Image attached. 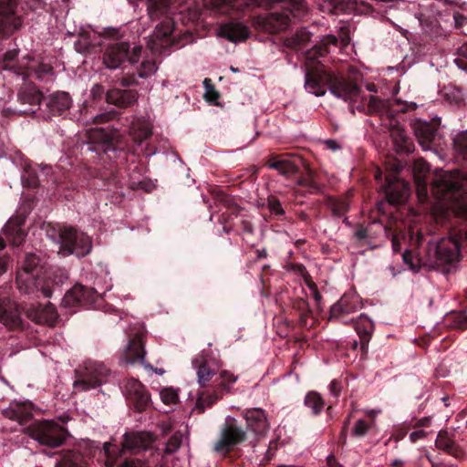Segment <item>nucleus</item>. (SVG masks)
<instances>
[{
    "instance_id": "obj_1",
    "label": "nucleus",
    "mask_w": 467,
    "mask_h": 467,
    "mask_svg": "<svg viewBox=\"0 0 467 467\" xmlns=\"http://www.w3.org/2000/svg\"><path fill=\"white\" fill-rule=\"evenodd\" d=\"M88 140L90 150L114 164L97 172L96 178L102 182L100 186L118 187L120 182L119 168L126 164L130 152L128 139L117 129L97 128L88 131Z\"/></svg>"
},
{
    "instance_id": "obj_2",
    "label": "nucleus",
    "mask_w": 467,
    "mask_h": 467,
    "mask_svg": "<svg viewBox=\"0 0 467 467\" xmlns=\"http://www.w3.org/2000/svg\"><path fill=\"white\" fill-rule=\"evenodd\" d=\"M305 88L317 97L324 96L328 88L335 97L349 102L357 101L361 93L356 78L336 73L321 63L306 70Z\"/></svg>"
},
{
    "instance_id": "obj_3",
    "label": "nucleus",
    "mask_w": 467,
    "mask_h": 467,
    "mask_svg": "<svg viewBox=\"0 0 467 467\" xmlns=\"http://www.w3.org/2000/svg\"><path fill=\"white\" fill-rule=\"evenodd\" d=\"M27 319L39 325L56 326L58 314L51 303L42 306L40 304H19L7 297L0 299V323L9 331H22L27 327Z\"/></svg>"
},
{
    "instance_id": "obj_4",
    "label": "nucleus",
    "mask_w": 467,
    "mask_h": 467,
    "mask_svg": "<svg viewBox=\"0 0 467 467\" xmlns=\"http://www.w3.org/2000/svg\"><path fill=\"white\" fill-rule=\"evenodd\" d=\"M277 2L284 4V10L282 13H274L273 16L282 26H287L292 18L300 19L307 13L305 0H203L205 7L223 15L234 10L243 12L254 6L271 8L272 4Z\"/></svg>"
},
{
    "instance_id": "obj_5",
    "label": "nucleus",
    "mask_w": 467,
    "mask_h": 467,
    "mask_svg": "<svg viewBox=\"0 0 467 467\" xmlns=\"http://www.w3.org/2000/svg\"><path fill=\"white\" fill-rule=\"evenodd\" d=\"M171 7L170 0H148V14L152 20L164 16V19L156 26L153 34L148 41V47L152 54H164L166 50L176 45L174 36V21L168 16Z\"/></svg>"
},
{
    "instance_id": "obj_6",
    "label": "nucleus",
    "mask_w": 467,
    "mask_h": 467,
    "mask_svg": "<svg viewBox=\"0 0 467 467\" xmlns=\"http://www.w3.org/2000/svg\"><path fill=\"white\" fill-rule=\"evenodd\" d=\"M44 230L47 236L58 244V253L63 256L76 254L78 257H84L92 249L90 237L72 226L47 223Z\"/></svg>"
},
{
    "instance_id": "obj_7",
    "label": "nucleus",
    "mask_w": 467,
    "mask_h": 467,
    "mask_svg": "<svg viewBox=\"0 0 467 467\" xmlns=\"http://www.w3.org/2000/svg\"><path fill=\"white\" fill-rule=\"evenodd\" d=\"M23 432L40 445L52 449L62 446L70 436L65 427L51 420H35Z\"/></svg>"
},
{
    "instance_id": "obj_8",
    "label": "nucleus",
    "mask_w": 467,
    "mask_h": 467,
    "mask_svg": "<svg viewBox=\"0 0 467 467\" xmlns=\"http://www.w3.org/2000/svg\"><path fill=\"white\" fill-rule=\"evenodd\" d=\"M142 50L141 46L131 48L127 41H112L102 50L103 64L109 69L119 68L125 62L135 64L140 60Z\"/></svg>"
},
{
    "instance_id": "obj_9",
    "label": "nucleus",
    "mask_w": 467,
    "mask_h": 467,
    "mask_svg": "<svg viewBox=\"0 0 467 467\" xmlns=\"http://www.w3.org/2000/svg\"><path fill=\"white\" fill-rule=\"evenodd\" d=\"M20 265L16 272L17 289L21 294H34L41 274V259L33 253H26L21 259Z\"/></svg>"
},
{
    "instance_id": "obj_10",
    "label": "nucleus",
    "mask_w": 467,
    "mask_h": 467,
    "mask_svg": "<svg viewBox=\"0 0 467 467\" xmlns=\"http://www.w3.org/2000/svg\"><path fill=\"white\" fill-rule=\"evenodd\" d=\"M77 379L74 388L78 390H88L106 381L109 369L101 362L87 360L75 370Z\"/></svg>"
},
{
    "instance_id": "obj_11",
    "label": "nucleus",
    "mask_w": 467,
    "mask_h": 467,
    "mask_svg": "<svg viewBox=\"0 0 467 467\" xmlns=\"http://www.w3.org/2000/svg\"><path fill=\"white\" fill-rule=\"evenodd\" d=\"M237 379L234 374L227 370H223L215 378L212 389L203 390L199 393L194 410L198 413H203L207 408H211L214 403L221 400L224 393L230 391V385Z\"/></svg>"
},
{
    "instance_id": "obj_12",
    "label": "nucleus",
    "mask_w": 467,
    "mask_h": 467,
    "mask_svg": "<svg viewBox=\"0 0 467 467\" xmlns=\"http://www.w3.org/2000/svg\"><path fill=\"white\" fill-rule=\"evenodd\" d=\"M247 439L246 431L237 424L235 419H227L222 426L219 439L213 444V451L228 455Z\"/></svg>"
},
{
    "instance_id": "obj_13",
    "label": "nucleus",
    "mask_w": 467,
    "mask_h": 467,
    "mask_svg": "<svg viewBox=\"0 0 467 467\" xmlns=\"http://www.w3.org/2000/svg\"><path fill=\"white\" fill-rule=\"evenodd\" d=\"M368 115L376 114L383 120L386 116H393L394 113H404L407 108L399 101H390L389 99H380L376 96L362 97L361 101L352 109Z\"/></svg>"
},
{
    "instance_id": "obj_14",
    "label": "nucleus",
    "mask_w": 467,
    "mask_h": 467,
    "mask_svg": "<svg viewBox=\"0 0 467 467\" xmlns=\"http://www.w3.org/2000/svg\"><path fill=\"white\" fill-rule=\"evenodd\" d=\"M467 191V173L457 172V176H444L432 185V193L437 199L448 200L455 193Z\"/></svg>"
},
{
    "instance_id": "obj_15",
    "label": "nucleus",
    "mask_w": 467,
    "mask_h": 467,
    "mask_svg": "<svg viewBox=\"0 0 467 467\" xmlns=\"http://www.w3.org/2000/svg\"><path fill=\"white\" fill-rule=\"evenodd\" d=\"M99 298V294L93 287L76 284L67 291L62 299L64 307L93 306Z\"/></svg>"
},
{
    "instance_id": "obj_16",
    "label": "nucleus",
    "mask_w": 467,
    "mask_h": 467,
    "mask_svg": "<svg viewBox=\"0 0 467 467\" xmlns=\"http://www.w3.org/2000/svg\"><path fill=\"white\" fill-rule=\"evenodd\" d=\"M124 392L129 404L138 412L145 411L150 405V397L146 387L138 379L126 381Z\"/></svg>"
},
{
    "instance_id": "obj_17",
    "label": "nucleus",
    "mask_w": 467,
    "mask_h": 467,
    "mask_svg": "<svg viewBox=\"0 0 467 467\" xmlns=\"http://www.w3.org/2000/svg\"><path fill=\"white\" fill-rule=\"evenodd\" d=\"M265 165L271 169L277 171L278 173L287 179L296 175H299L300 169L305 165L302 158H289L285 155H271Z\"/></svg>"
},
{
    "instance_id": "obj_18",
    "label": "nucleus",
    "mask_w": 467,
    "mask_h": 467,
    "mask_svg": "<svg viewBox=\"0 0 467 467\" xmlns=\"http://www.w3.org/2000/svg\"><path fill=\"white\" fill-rule=\"evenodd\" d=\"M397 114L398 113H394L393 116H386L382 121H385L384 125L389 129L396 150L400 153H410L413 151L414 144L397 119Z\"/></svg>"
},
{
    "instance_id": "obj_19",
    "label": "nucleus",
    "mask_w": 467,
    "mask_h": 467,
    "mask_svg": "<svg viewBox=\"0 0 467 467\" xmlns=\"http://www.w3.org/2000/svg\"><path fill=\"white\" fill-rule=\"evenodd\" d=\"M26 63L20 64L17 70V75L22 76L24 80L32 77L38 80H44L47 77L54 74V68L49 63L36 59L29 55H26Z\"/></svg>"
},
{
    "instance_id": "obj_20",
    "label": "nucleus",
    "mask_w": 467,
    "mask_h": 467,
    "mask_svg": "<svg viewBox=\"0 0 467 467\" xmlns=\"http://www.w3.org/2000/svg\"><path fill=\"white\" fill-rule=\"evenodd\" d=\"M68 278L65 268H55L47 273L43 278L37 280L35 292H41L45 297H51L54 291L60 287Z\"/></svg>"
},
{
    "instance_id": "obj_21",
    "label": "nucleus",
    "mask_w": 467,
    "mask_h": 467,
    "mask_svg": "<svg viewBox=\"0 0 467 467\" xmlns=\"http://www.w3.org/2000/svg\"><path fill=\"white\" fill-rule=\"evenodd\" d=\"M441 124V119L438 118L431 121L416 119L411 123L413 132L419 143L425 149L430 148L431 144L435 139L438 128Z\"/></svg>"
},
{
    "instance_id": "obj_22",
    "label": "nucleus",
    "mask_w": 467,
    "mask_h": 467,
    "mask_svg": "<svg viewBox=\"0 0 467 467\" xmlns=\"http://www.w3.org/2000/svg\"><path fill=\"white\" fill-rule=\"evenodd\" d=\"M154 441V437L146 431H131L123 435L122 450L120 454L125 451L138 453L150 449Z\"/></svg>"
},
{
    "instance_id": "obj_23",
    "label": "nucleus",
    "mask_w": 467,
    "mask_h": 467,
    "mask_svg": "<svg viewBox=\"0 0 467 467\" xmlns=\"http://www.w3.org/2000/svg\"><path fill=\"white\" fill-rule=\"evenodd\" d=\"M460 243L454 238L441 240L435 248L436 263L440 265H451L461 257Z\"/></svg>"
},
{
    "instance_id": "obj_24",
    "label": "nucleus",
    "mask_w": 467,
    "mask_h": 467,
    "mask_svg": "<svg viewBox=\"0 0 467 467\" xmlns=\"http://www.w3.org/2000/svg\"><path fill=\"white\" fill-rule=\"evenodd\" d=\"M26 214H16L11 217L3 228V233L13 246H20L26 240L27 233L24 229Z\"/></svg>"
},
{
    "instance_id": "obj_25",
    "label": "nucleus",
    "mask_w": 467,
    "mask_h": 467,
    "mask_svg": "<svg viewBox=\"0 0 467 467\" xmlns=\"http://www.w3.org/2000/svg\"><path fill=\"white\" fill-rule=\"evenodd\" d=\"M386 198L391 204H400L405 202L410 192L409 183L400 181L395 175H389L383 185Z\"/></svg>"
},
{
    "instance_id": "obj_26",
    "label": "nucleus",
    "mask_w": 467,
    "mask_h": 467,
    "mask_svg": "<svg viewBox=\"0 0 467 467\" xmlns=\"http://www.w3.org/2000/svg\"><path fill=\"white\" fill-rule=\"evenodd\" d=\"M48 118L64 116L72 105V99L66 91H57L44 99Z\"/></svg>"
},
{
    "instance_id": "obj_27",
    "label": "nucleus",
    "mask_w": 467,
    "mask_h": 467,
    "mask_svg": "<svg viewBox=\"0 0 467 467\" xmlns=\"http://www.w3.org/2000/svg\"><path fill=\"white\" fill-rule=\"evenodd\" d=\"M34 405L30 401H13L9 407L2 410V415L11 420L24 425L33 418Z\"/></svg>"
},
{
    "instance_id": "obj_28",
    "label": "nucleus",
    "mask_w": 467,
    "mask_h": 467,
    "mask_svg": "<svg viewBox=\"0 0 467 467\" xmlns=\"http://www.w3.org/2000/svg\"><path fill=\"white\" fill-rule=\"evenodd\" d=\"M144 337L145 335L142 332H138L130 337L123 354L127 363H144L146 354Z\"/></svg>"
},
{
    "instance_id": "obj_29",
    "label": "nucleus",
    "mask_w": 467,
    "mask_h": 467,
    "mask_svg": "<svg viewBox=\"0 0 467 467\" xmlns=\"http://www.w3.org/2000/svg\"><path fill=\"white\" fill-rule=\"evenodd\" d=\"M247 429L256 435H265L269 429L265 411L259 408L246 409L243 411Z\"/></svg>"
},
{
    "instance_id": "obj_30",
    "label": "nucleus",
    "mask_w": 467,
    "mask_h": 467,
    "mask_svg": "<svg viewBox=\"0 0 467 467\" xmlns=\"http://www.w3.org/2000/svg\"><path fill=\"white\" fill-rule=\"evenodd\" d=\"M138 91L129 88H110L106 93V101L120 109L134 105L138 100Z\"/></svg>"
},
{
    "instance_id": "obj_31",
    "label": "nucleus",
    "mask_w": 467,
    "mask_h": 467,
    "mask_svg": "<svg viewBox=\"0 0 467 467\" xmlns=\"http://www.w3.org/2000/svg\"><path fill=\"white\" fill-rule=\"evenodd\" d=\"M219 36L233 43L242 42L250 36V29L241 22H228L221 25Z\"/></svg>"
},
{
    "instance_id": "obj_32",
    "label": "nucleus",
    "mask_w": 467,
    "mask_h": 467,
    "mask_svg": "<svg viewBox=\"0 0 467 467\" xmlns=\"http://www.w3.org/2000/svg\"><path fill=\"white\" fill-rule=\"evenodd\" d=\"M360 307L358 296L355 294H345L331 306L330 317L338 318L356 312Z\"/></svg>"
},
{
    "instance_id": "obj_33",
    "label": "nucleus",
    "mask_w": 467,
    "mask_h": 467,
    "mask_svg": "<svg viewBox=\"0 0 467 467\" xmlns=\"http://www.w3.org/2000/svg\"><path fill=\"white\" fill-rule=\"evenodd\" d=\"M435 445L439 450L455 457L462 459L464 456L463 450L455 442L454 434L450 433L447 430H441L437 435Z\"/></svg>"
},
{
    "instance_id": "obj_34",
    "label": "nucleus",
    "mask_w": 467,
    "mask_h": 467,
    "mask_svg": "<svg viewBox=\"0 0 467 467\" xmlns=\"http://www.w3.org/2000/svg\"><path fill=\"white\" fill-rule=\"evenodd\" d=\"M290 308L298 316V326L302 328H308L312 325L308 324L312 317V310L306 299L302 297H294L290 299Z\"/></svg>"
},
{
    "instance_id": "obj_35",
    "label": "nucleus",
    "mask_w": 467,
    "mask_h": 467,
    "mask_svg": "<svg viewBox=\"0 0 467 467\" xmlns=\"http://www.w3.org/2000/svg\"><path fill=\"white\" fill-rule=\"evenodd\" d=\"M355 329L360 339L361 351L366 353L374 330V323L368 317L361 315L355 323Z\"/></svg>"
},
{
    "instance_id": "obj_36",
    "label": "nucleus",
    "mask_w": 467,
    "mask_h": 467,
    "mask_svg": "<svg viewBox=\"0 0 467 467\" xmlns=\"http://www.w3.org/2000/svg\"><path fill=\"white\" fill-rule=\"evenodd\" d=\"M57 467H87V458L77 450L62 451Z\"/></svg>"
},
{
    "instance_id": "obj_37",
    "label": "nucleus",
    "mask_w": 467,
    "mask_h": 467,
    "mask_svg": "<svg viewBox=\"0 0 467 467\" xmlns=\"http://www.w3.org/2000/svg\"><path fill=\"white\" fill-rule=\"evenodd\" d=\"M17 97L21 104H28L31 107L39 106L45 99L39 88L31 84L22 88Z\"/></svg>"
},
{
    "instance_id": "obj_38",
    "label": "nucleus",
    "mask_w": 467,
    "mask_h": 467,
    "mask_svg": "<svg viewBox=\"0 0 467 467\" xmlns=\"http://www.w3.org/2000/svg\"><path fill=\"white\" fill-rule=\"evenodd\" d=\"M306 173L303 175L301 172L297 176L296 184L306 189V192L310 194H314L322 191V185L316 180V172L312 170L308 164L305 162Z\"/></svg>"
},
{
    "instance_id": "obj_39",
    "label": "nucleus",
    "mask_w": 467,
    "mask_h": 467,
    "mask_svg": "<svg viewBox=\"0 0 467 467\" xmlns=\"http://www.w3.org/2000/svg\"><path fill=\"white\" fill-rule=\"evenodd\" d=\"M129 134L134 142L140 145L151 136L152 131L150 125L147 121L137 119L131 122Z\"/></svg>"
},
{
    "instance_id": "obj_40",
    "label": "nucleus",
    "mask_w": 467,
    "mask_h": 467,
    "mask_svg": "<svg viewBox=\"0 0 467 467\" xmlns=\"http://www.w3.org/2000/svg\"><path fill=\"white\" fill-rule=\"evenodd\" d=\"M192 367L197 369L198 381L204 388L207 383L215 375L213 368H210L207 360L203 356H197L192 359Z\"/></svg>"
},
{
    "instance_id": "obj_41",
    "label": "nucleus",
    "mask_w": 467,
    "mask_h": 467,
    "mask_svg": "<svg viewBox=\"0 0 467 467\" xmlns=\"http://www.w3.org/2000/svg\"><path fill=\"white\" fill-rule=\"evenodd\" d=\"M442 326L450 329H467V314L465 311H451L445 315Z\"/></svg>"
},
{
    "instance_id": "obj_42",
    "label": "nucleus",
    "mask_w": 467,
    "mask_h": 467,
    "mask_svg": "<svg viewBox=\"0 0 467 467\" xmlns=\"http://www.w3.org/2000/svg\"><path fill=\"white\" fill-rule=\"evenodd\" d=\"M325 205L331 211L332 215L336 218L345 216L349 210V204L347 199L340 197L328 196L326 199Z\"/></svg>"
},
{
    "instance_id": "obj_43",
    "label": "nucleus",
    "mask_w": 467,
    "mask_h": 467,
    "mask_svg": "<svg viewBox=\"0 0 467 467\" xmlns=\"http://www.w3.org/2000/svg\"><path fill=\"white\" fill-rule=\"evenodd\" d=\"M17 0H0V25L11 26L15 20Z\"/></svg>"
},
{
    "instance_id": "obj_44",
    "label": "nucleus",
    "mask_w": 467,
    "mask_h": 467,
    "mask_svg": "<svg viewBox=\"0 0 467 467\" xmlns=\"http://www.w3.org/2000/svg\"><path fill=\"white\" fill-rule=\"evenodd\" d=\"M18 56V50L13 49L8 50L4 54L3 60L1 62V67L4 70H12L15 74L17 75L18 67L22 63H26V56L22 58L21 61H16V57Z\"/></svg>"
},
{
    "instance_id": "obj_45",
    "label": "nucleus",
    "mask_w": 467,
    "mask_h": 467,
    "mask_svg": "<svg viewBox=\"0 0 467 467\" xmlns=\"http://www.w3.org/2000/svg\"><path fill=\"white\" fill-rule=\"evenodd\" d=\"M305 405L312 410V413L317 416L325 407V401L321 395L317 391H309L305 397Z\"/></svg>"
},
{
    "instance_id": "obj_46",
    "label": "nucleus",
    "mask_w": 467,
    "mask_h": 467,
    "mask_svg": "<svg viewBox=\"0 0 467 467\" xmlns=\"http://www.w3.org/2000/svg\"><path fill=\"white\" fill-rule=\"evenodd\" d=\"M453 147L457 154L467 161V130L462 131L454 137Z\"/></svg>"
},
{
    "instance_id": "obj_47",
    "label": "nucleus",
    "mask_w": 467,
    "mask_h": 467,
    "mask_svg": "<svg viewBox=\"0 0 467 467\" xmlns=\"http://www.w3.org/2000/svg\"><path fill=\"white\" fill-rule=\"evenodd\" d=\"M215 201L229 210L232 214H237L240 211V207L234 202L233 197L223 192L216 193Z\"/></svg>"
},
{
    "instance_id": "obj_48",
    "label": "nucleus",
    "mask_w": 467,
    "mask_h": 467,
    "mask_svg": "<svg viewBox=\"0 0 467 467\" xmlns=\"http://www.w3.org/2000/svg\"><path fill=\"white\" fill-rule=\"evenodd\" d=\"M203 86L205 88L204 99L205 100L213 105H218V99H220V93L215 89V87L211 78H204Z\"/></svg>"
},
{
    "instance_id": "obj_49",
    "label": "nucleus",
    "mask_w": 467,
    "mask_h": 467,
    "mask_svg": "<svg viewBox=\"0 0 467 467\" xmlns=\"http://www.w3.org/2000/svg\"><path fill=\"white\" fill-rule=\"evenodd\" d=\"M103 453L105 457V467H113L117 463L119 457L117 447L109 442H105L103 444Z\"/></svg>"
},
{
    "instance_id": "obj_50",
    "label": "nucleus",
    "mask_w": 467,
    "mask_h": 467,
    "mask_svg": "<svg viewBox=\"0 0 467 467\" xmlns=\"http://www.w3.org/2000/svg\"><path fill=\"white\" fill-rule=\"evenodd\" d=\"M158 67L155 59L144 58L140 66L138 67V77L147 78L156 72Z\"/></svg>"
},
{
    "instance_id": "obj_51",
    "label": "nucleus",
    "mask_w": 467,
    "mask_h": 467,
    "mask_svg": "<svg viewBox=\"0 0 467 467\" xmlns=\"http://www.w3.org/2000/svg\"><path fill=\"white\" fill-rule=\"evenodd\" d=\"M267 207L271 213L275 216H282L285 214V210L282 206L280 200L275 195L268 196Z\"/></svg>"
},
{
    "instance_id": "obj_52",
    "label": "nucleus",
    "mask_w": 467,
    "mask_h": 467,
    "mask_svg": "<svg viewBox=\"0 0 467 467\" xmlns=\"http://www.w3.org/2000/svg\"><path fill=\"white\" fill-rule=\"evenodd\" d=\"M74 47L78 53H88L90 51L92 45L89 41L88 33L82 34L80 37L75 41Z\"/></svg>"
},
{
    "instance_id": "obj_53",
    "label": "nucleus",
    "mask_w": 467,
    "mask_h": 467,
    "mask_svg": "<svg viewBox=\"0 0 467 467\" xmlns=\"http://www.w3.org/2000/svg\"><path fill=\"white\" fill-rule=\"evenodd\" d=\"M160 395L162 402L167 405L175 404L179 400L177 391L172 388L162 389Z\"/></svg>"
},
{
    "instance_id": "obj_54",
    "label": "nucleus",
    "mask_w": 467,
    "mask_h": 467,
    "mask_svg": "<svg viewBox=\"0 0 467 467\" xmlns=\"http://www.w3.org/2000/svg\"><path fill=\"white\" fill-rule=\"evenodd\" d=\"M371 427L372 425L366 420H358L352 430V435L358 438L364 437Z\"/></svg>"
},
{
    "instance_id": "obj_55",
    "label": "nucleus",
    "mask_w": 467,
    "mask_h": 467,
    "mask_svg": "<svg viewBox=\"0 0 467 467\" xmlns=\"http://www.w3.org/2000/svg\"><path fill=\"white\" fill-rule=\"evenodd\" d=\"M22 179L24 185L27 188L36 189L39 186V179L35 171H27Z\"/></svg>"
},
{
    "instance_id": "obj_56",
    "label": "nucleus",
    "mask_w": 467,
    "mask_h": 467,
    "mask_svg": "<svg viewBox=\"0 0 467 467\" xmlns=\"http://www.w3.org/2000/svg\"><path fill=\"white\" fill-rule=\"evenodd\" d=\"M118 115V112L116 110H109L103 113L97 114L93 118V123L94 124H103L106 123L113 119H115Z\"/></svg>"
},
{
    "instance_id": "obj_57",
    "label": "nucleus",
    "mask_w": 467,
    "mask_h": 467,
    "mask_svg": "<svg viewBox=\"0 0 467 467\" xmlns=\"http://www.w3.org/2000/svg\"><path fill=\"white\" fill-rule=\"evenodd\" d=\"M329 52V48L327 46L320 43L319 45H316L308 53L307 57L309 58L321 57L326 56Z\"/></svg>"
},
{
    "instance_id": "obj_58",
    "label": "nucleus",
    "mask_w": 467,
    "mask_h": 467,
    "mask_svg": "<svg viewBox=\"0 0 467 467\" xmlns=\"http://www.w3.org/2000/svg\"><path fill=\"white\" fill-rule=\"evenodd\" d=\"M181 444H182L181 437H177V436L171 437L166 444L165 452L168 454H171V453L175 452L181 447Z\"/></svg>"
},
{
    "instance_id": "obj_59",
    "label": "nucleus",
    "mask_w": 467,
    "mask_h": 467,
    "mask_svg": "<svg viewBox=\"0 0 467 467\" xmlns=\"http://www.w3.org/2000/svg\"><path fill=\"white\" fill-rule=\"evenodd\" d=\"M294 35L301 47L306 43H308L311 38V34L305 28H300L296 30V32Z\"/></svg>"
},
{
    "instance_id": "obj_60",
    "label": "nucleus",
    "mask_w": 467,
    "mask_h": 467,
    "mask_svg": "<svg viewBox=\"0 0 467 467\" xmlns=\"http://www.w3.org/2000/svg\"><path fill=\"white\" fill-rule=\"evenodd\" d=\"M119 467H145V462L138 458L126 457L119 464Z\"/></svg>"
},
{
    "instance_id": "obj_61",
    "label": "nucleus",
    "mask_w": 467,
    "mask_h": 467,
    "mask_svg": "<svg viewBox=\"0 0 467 467\" xmlns=\"http://www.w3.org/2000/svg\"><path fill=\"white\" fill-rule=\"evenodd\" d=\"M455 213L458 217L467 221V198L457 204ZM465 237L467 240V230L465 233Z\"/></svg>"
},
{
    "instance_id": "obj_62",
    "label": "nucleus",
    "mask_w": 467,
    "mask_h": 467,
    "mask_svg": "<svg viewBox=\"0 0 467 467\" xmlns=\"http://www.w3.org/2000/svg\"><path fill=\"white\" fill-rule=\"evenodd\" d=\"M119 84L123 88H129L131 86H136L138 84V80L136 76L133 74L121 78L119 80Z\"/></svg>"
},
{
    "instance_id": "obj_63",
    "label": "nucleus",
    "mask_w": 467,
    "mask_h": 467,
    "mask_svg": "<svg viewBox=\"0 0 467 467\" xmlns=\"http://www.w3.org/2000/svg\"><path fill=\"white\" fill-rule=\"evenodd\" d=\"M453 20L456 29H462L467 24V16L460 13H455L453 15Z\"/></svg>"
},
{
    "instance_id": "obj_64",
    "label": "nucleus",
    "mask_w": 467,
    "mask_h": 467,
    "mask_svg": "<svg viewBox=\"0 0 467 467\" xmlns=\"http://www.w3.org/2000/svg\"><path fill=\"white\" fill-rule=\"evenodd\" d=\"M341 382L338 379H333L329 384L330 393L335 397L338 398L341 393Z\"/></svg>"
}]
</instances>
